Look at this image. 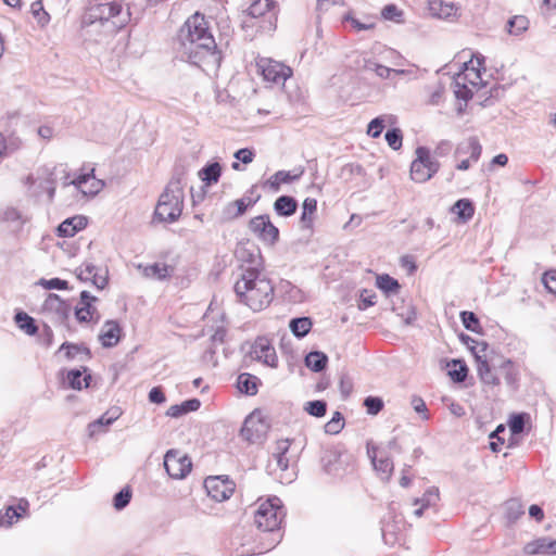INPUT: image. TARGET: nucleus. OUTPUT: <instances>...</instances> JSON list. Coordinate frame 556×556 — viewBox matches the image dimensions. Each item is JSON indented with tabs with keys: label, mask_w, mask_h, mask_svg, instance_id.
Instances as JSON below:
<instances>
[{
	"label": "nucleus",
	"mask_w": 556,
	"mask_h": 556,
	"mask_svg": "<svg viewBox=\"0 0 556 556\" xmlns=\"http://www.w3.org/2000/svg\"><path fill=\"white\" fill-rule=\"evenodd\" d=\"M177 52L182 61L201 66L218 63L217 45L208 30L205 16L194 13L180 27L177 35Z\"/></svg>",
	"instance_id": "1"
},
{
	"label": "nucleus",
	"mask_w": 556,
	"mask_h": 556,
	"mask_svg": "<svg viewBox=\"0 0 556 556\" xmlns=\"http://www.w3.org/2000/svg\"><path fill=\"white\" fill-rule=\"evenodd\" d=\"M240 257L247 261V266H241V277L233 286V290L240 303L249 306L253 312L266 308L274 299V286L261 269V254L257 252L240 251Z\"/></svg>",
	"instance_id": "2"
},
{
	"label": "nucleus",
	"mask_w": 556,
	"mask_h": 556,
	"mask_svg": "<svg viewBox=\"0 0 556 556\" xmlns=\"http://www.w3.org/2000/svg\"><path fill=\"white\" fill-rule=\"evenodd\" d=\"M186 169L184 166L175 167L174 174L159 198L154 210L153 220L160 223H175L184 210V182Z\"/></svg>",
	"instance_id": "3"
},
{
	"label": "nucleus",
	"mask_w": 556,
	"mask_h": 556,
	"mask_svg": "<svg viewBox=\"0 0 556 556\" xmlns=\"http://www.w3.org/2000/svg\"><path fill=\"white\" fill-rule=\"evenodd\" d=\"M283 513L281 501L277 496L261 503L254 514V522L263 532L270 534V547L276 546L281 539L279 532Z\"/></svg>",
	"instance_id": "4"
},
{
	"label": "nucleus",
	"mask_w": 556,
	"mask_h": 556,
	"mask_svg": "<svg viewBox=\"0 0 556 556\" xmlns=\"http://www.w3.org/2000/svg\"><path fill=\"white\" fill-rule=\"evenodd\" d=\"M471 353L475 356L477 371L482 382H489L488 377L492 374H498L502 363L507 361L501 355H490L486 342H482L478 346H471Z\"/></svg>",
	"instance_id": "5"
},
{
	"label": "nucleus",
	"mask_w": 556,
	"mask_h": 556,
	"mask_svg": "<svg viewBox=\"0 0 556 556\" xmlns=\"http://www.w3.org/2000/svg\"><path fill=\"white\" fill-rule=\"evenodd\" d=\"M440 163L432 159L430 150L426 147L416 149V159L410 165V177L416 182H426L438 173Z\"/></svg>",
	"instance_id": "6"
},
{
	"label": "nucleus",
	"mask_w": 556,
	"mask_h": 556,
	"mask_svg": "<svg viewBox=\"0 0 556 556\" xmlns=\"http://www.w3.org/2000/svg\"><path fill=\"white\" fill-rule=\"evenodd\" d=\"M269 424L263 416L261 409H254L249 414L240 429L241 438L249 443H261L266 439Z\"/></svg>",
	"instance_id": "7"
},
{
	"label": "nucleus",
	"mask_w": 556,
	"mask_h": 556,
	"mask_svg": "<svg viewBox=\"0 0 556 556\" xmlns=\"http://www.w3.org/2000/svg\"><path fill=\"white\" fill-rule=\"evenodd\" d=\"M122 12L123 7L119 2L98 3L90 8L89 18L91 23L96 21H100L101 23L112 21L114 27L121 28L126 24L129 17V13L122 16Z\"/></svg>",
	"instance_id": "8"
},
{
	"label": "nucleus",
	"mask_w": 556,
	"mask_h": 556,
	"mask_svg": "<svg viewBox=\"0 0 556 556\" xmlns=\"http://www.w3.org/2000/svg\"><path fill=\"white\" fill-rule=\"evenodd\" d=\"M294 441V439L278 440L276 442L275 452L273 453L277 467L282 472H286L285 476L280 477L281 481H285L286 483H290L295 477V472L293 470L289 472L291 464L295 463L298 459V454L293 453L291 450V445Z\"/></svg>",
	"instance_id": "9"
},
{
	"label": "nucleus",
	"mask_w": 556,
	"mask_h": 556,
	"mask_svg": "<svg viewBox=\"0 0 556 556\" xmlns=\"http://www.w3.org/2000/svg\"><path fill=\"white\" fill-rule=\"evenodd\" d=\"M41 311L50 317L53 324L67 326L72 307L68 302L62 300L58 294L49 293L42 304Z\"/></svg>",
	"instance_id": "10"
},
{
	"label": "nucleus",
	"mask_w": 556,
	"mask_h": 556,
	"mask_svg": "<svg viewBox=\"0 0 556 556\" xmlns=\"http://www.w3.org/2000/svg\"><path fill=\"white\" fill-rule=\"evenodd\" d=\"M164 467L170 478L184 479L190 472L192 463L188 455L169 450L164 456Z\"/></svg>",
	"instance_id": "11"
},
{
	"label": "nucleus",
	"mask_w": 556,
	"mask_h": 556,
	"mask_svg": "<svg viewBox=\"0 0 556 556\" xmlns=\"http://www.w3.org/2000/svg\"><path fill=\"white\" fill-rule=\"evenodd\" d=\"M464 72H459L454 76L453 88L457 99L468 102L472 98L473 93L467 84L469 83L472 86H476L478 80L481 79V76L480 72L473 67L469 70L467 63L464 64Z\"/></svg>",
	"instance_id": "12"
},
{
	"label": "nucleus",
	"mask_w": 556,
	"mask_h": 556,
	"mask_svg": "<svg viewBox=\"0 0 556 556\" xmlns=\"http://www.w3.org/2000/svg\"><path fill=\"white\" fill-rule=\"evenodd\" d=\"M249 229L260 240L267 244L273 245L279 240V230L270 222V218L267 214L258 215L251 218L249 222Z\"/></svg>",
	"instance_id": "13"
},
{
	"label": "nucleus",
	"mask_w": 556,
	"mask_h": 556,
	"mask_svg": "<svg viewBox=\"0 0 556 556\" xmlns=\"http://www.w3.org/2000/svg\"><path fill=\"white\" fill-rule=\"evenodd\" d=\"M204 488L214 501L224 502L233 494L236 485L227 477L215 476L204 480Z\"/></svg>",
	"instance_id": "14"
},
{
	"label": "nucleus",
	"mask_w": 556,
	"mask_h": 556,
	"mask_svg": "<svg viewBox=\"0 0 556 556\" xmlns=\"http://www.w3.org/2000/svg\"><path fill=\"white\" fill-rule=\"evenodd\" d=\"M250 355L253 359L264 365L276 368L278 357L271 341L267 337H257L251 345Z\"/></svg>",
	"instance_id": "15"
},
{
	"label": "nucleus",
	"mask_w": 556,
	"mask_h": 556,
	"mask_svg": "<svg viewBox=\"0 0 556 556\" xmlns=\"http://www.w3.org/2000/svg\"><path fill=\"white\" fill-rule=\"evenodd\" d=\"M256 64L263 78L274 84H283L292 74L289 66L269 59H261Z\"/></svg>",
	"instance_id": "16"
},
{
	"label": "nucleus",
	"mask_w": 556,
	"mask_h": 556,
	"mask_svg": "<svg viewBox=\"0 0 556 556\" xmlns=\"http://www.w3.org/2000/svg\"><path fill=\"white\" fill-rule=\"evenodd\" d=\"M98 298L84 290L80 292L78 305L75 307L74 315L78 323H89L94 320L97 323L100 318L97 307L93 305Z\"/></svg>",
	"instance_id": "17"
},
{
	"label": "nucleus",
	"mask_w": 556,
	"mask_h": 556,
	"mask_svg": "<svg viewBox=\"0 0 556 556\" xmlns=\"http://www.w3.org/2000/svg\"><path fill=\"white\" fill-rule=\"evenodd\" d=\"M367 454L371 460L375 470L379 473L381 480L389 481L393 472L392 459L377 446L367 444Z\"/></svg>",
	"instance_id": "18"
},
{
	"label": "nucleus",
	"mask_w": 556,
	"mask_h": 556,
	"mask_svg": "<svg viewBox=\"0 0 556 556\" xmlns=\"http://www.w3.org/2000/svg\"><path fill=\"white\" fill-rule=\"evenodd\" d=\"M276 2L274 0H255L251 3V5L247 10V15L251 18L258 20L261 17L268 18V27L260 23H253L251 26H255L260 29H274L275 24L273 22L274 14H269L270 11L275 8Z\"/></svg>",
	"instance_id": "19"
},
{
	"label": "nucleus",
	"mask_w": 556,
	"mask_h": 556,
	"mask_svg": "<svg viewBox=\"0 0 556 556\" xmlns=\"http://www.w3.org/2000/svg\"><path fill=\"white\" fill-rule=\"evenodd\" d=\"M122 336V328L116 320H106L99 333V341L103 348L115 346Z\"/></svg>",
	"instance_id": "20"
},
{
	"label": "nucleus",
	"mask_w": 556,
	"mask_h": 556,
	"mask_svg": "<svg viewBox=\"0 0 556 556\" xmlns=\"http://www.w3.org/2000/svg\"><path fill=\"white\" fill-rule=\"evenodd\" d=\"M88 224L87 217L76 215L63 220L56 228L59 237H74L78 231L83 230Z\"/></svg>",
	"instance_id": "21"
},
{
	"label": "nucleus",
	"mask_w": 556,
	"mask_h": 556,
	"mask_svg": "<svg viewBox=\"0 0 556 556\" xmlns=\"http://www.w3.org/2000/svg\"><path fill=\"white\" fill-rule=\"evenodd\" d=\"M76 276L81 281H91L98 289H103L108 278L98 275V268L91 263H85L76 268Z\"/></svg>",
	"instance_id": "22"
},
{
	"label": "nucleus",
	"mask_w": 556,
	"mask_h": 556,
	"mask_svg": "<svg viewBox=\"0 0 556 556\" xmlns=\"http://www.w3.org/2000/svg\"><path fill=\"white\" fill-rule=\"evenodd\" d=\"M482 153V147L477 137H469L466 141L459 143L455 150V156L468 155L472 162H478Z\"/></svg>",
	"instance_id": "23"
},
{
	"label": "nucleus",
	"mask_w": 556,
	"mask_h": 556,
	"mask_svg": "<svg viewBox=\"0 0 556 556\" xmlns=\"http://www.w3.org/2000/svg\"><path fill=\"white\" fill-rule=\"evenodd\" d=\"M442 368L446 370V375L451 378L452 382H465L468 367L463 359L454 358L445 362Z\"/></svg>",
	"instance_id": "24"
},
{
	"label": "nucleus",
	"mask_w": 556,
	"mask_h": 556,
	"mask_svg": "<svg viewBox=\"0 0 556 556\" xmlns=\"http://www.w3.org/2000/svg\"><path fill=\"white\" fill-rule=\"evenodd\" d=\"M255 203L256 200L243 197L236 201L229 202L224 208V214L229 219L237 218L243 215L248 208L253 206Z\"/></svg>",
	"instance_id": "25"
},
{
	"label": "nucleus",
	"mask_w": 556,
	"mask_h": 556,
	"mask_svg": "<svg viewBox=\"0 0 556 556\" xmlns=\"http://www.w3.org/2000/svg\"><path fill=\"white\" fill-rule=\"evenodd\" d=\"M298 208V201L291 195H280L274 202V211L278 216H292Z\"/></svg>",
	"instance_id": "26"
},
{
	"label": "nucleus",
	"mask_w": 556,
	"mask_h": 556,
	"mask_svg": "<svg viewBox=\"0 0 556 556\" xmlns=\"http://www.w3.org/2000/svg\"><path fill=\"white\" fill-rule=\"evenodd\" d=\"M317 211V200L314 198H306L302 204V214L300 223L304 229H313L314 214Z\"/></svg>",
	"instance_id": "27"
},
{
	"label": "nucleus",
	"mask_w": 556,
	"mask_h": 556,
	"mask_svg": "<svg viewBox=\"0 0 556 556\" xmlns=\"http://www.w3.org/2000/svg\"><path fill=\"white\" fill-rule=\"evenodd\" d=\"M220 176L222 165L218 162L207 163L199 170V177L206 186L217 184Z\"/></svg>",
	"instance_id": "28"
},
{
	"label": "nucleus",
	"mask_w": 556,
	"mask_h": 556,
	"mask_svg": "<svg viewBox=\"0 0 556 556\" xmlns=\"http://www.w3.org/2000/svg\"><path fill=\"white\" fill-rule=\"evenodd\" d=\"M200 401L198 399H190L180 404L169 406L166 415L172 418H179L190 412H195L200 408Z\"/></svg>",
	"instance_id": "29"
},
{
	"label": "nucleus",
	"mask_w": 556,
	"mask_h": 556,
	"mask_svg": "<svg viewBox=\"0 0 556 556\" xmlns=\"http://www.w3.org/2000/svg\"><path fill=\"white\" fill-rule=\"evenodd\" d=\"M59 351L64 352L68 359L76 358L77 356H80V359H89L91 357L90 350L84 344L64 342Z\"/></svg>",
	"instance_id": "30"
},
{
	"label": "nucleus",
	"mask_w": 556,
	"mask_h": 556,
	"mask_svg": "<svg viewBox=\"0 0 556 556\" xmlns=\"http://www.w3.org/2000/svg\"><path fill=\"white\" fill-rule=\"evenodd\" d=\"M313 321L311 317H294L289 321V328L292 334L298 338H304L312 329Z\"/></svg>",
	"instance_id": "31"
},
{
	"label": "nucleus",
	"mask_w": 556,
	"mask_h": 556,
	"mask_svg": "<svg viewBox=\"0 0 556 556\" xmlns=\"http://www.w3.org/2000/svg\"><path fill=\"white\" fill-rule=\"evenodd\" d=\"M452 212L456 214L462 222L466 223L472 218L475 206L469 199H459L452 206Z\"/></svg>",
	"instance_id": "32"
},
{
	"label": "nucleus",
	"mask_w": 556,
	"mask_h": 556,
	"mask_svg": "<svg viewBox=\"0 0 556 556\" xmlns=\"http://www.w3.org/2000/svg\"><path fill=\"white\" fill-rule=\"evenodd\" d=\"M14 321L28 336H35L38 332L36 320L23 311H18L14 315Z\"/></svg>",
	"instance_id": "33"
},
{
	"label": "nucleus",
	"mask_w": 556,
	"mask_h": 556,
	"mask_svg": "<svg viewBox=\"0 0 556 556\" xmlns=\"http://www.w3.org/2000/svg\"><path fill=\"white\" fill-rule=\"evenodd\" d=\"M328 363V356L320 351H312L305 356V365L315 372L323 371Z\"/></svg>",
	"instance_id": "34"
},
{
	"label": "nucleus",
	"mask_w": 556,
	"mask_h": 556,
	"mask_svg": "<svg viewBox=\"0 0 556 556\" xmlns=\"http://www.w3.org/2000/svg\"><path fill=\"white\" fill-rule=\"evenodd\" d=\"M501 379H504L506 382L517 381L516 365L510 359H507L506 362L502 363V366L500 367V372L492 376L491 382H500Z\"/></svg>",
	"instance_id": "35"
},
{
	"label": "nucleus",
	"mask_w": 556,
	"mask_h": 556,
	"mask_svg": "<svg viewBox=\"0 0 556 556\" xmlns=\"http://www.w3.org/2000/svg\"><path fill=\"white\" fill-rule=\"evenodd\" d=\"M300 175H292L288 170H278L266 182V185L273 191H279L281 184H289L296 180Z\"/></svg>",
	"instance_id": "36"
},
{
	"label": "nucleus",
	"mask_w": 556,
	"mask_h": 556,
	"mask_svg": "<svg viewBox=\"0 0 556 556\" xmlns=\"http://www.w3.org/2000/svg\"><path fill=\"white\" fill-rule=\"evenodd\" d=\"M376 286L387 295L396 293L401 288L399 281L388 274L378 275L376 278Z\"/></svg>",
	"instance_id": "37"
},
{
	"label": "nucleus",
	"mask_w": 556,
	"mask_h": 556,
	"mask_svg": "<svg viewBox=\"0 0 556 556\" xmlns=\"http://www.w3.org/2000/svg\"><path fill=\"white\" fill-rule=\"evenodd\" d=\"M173 268L166 264L154 263L144 268V276L164 280L170 276Z\"/></svg>",
	"instance_id": "38"
},
{
	"label": "nucleus",
	"mask_w": 556,
	"mask_h": 556,
	"mask_svg": "<svg viewBox=\"0 0 556 556\" xmlns=\"http://www.w3.org/2000/svg\"><path fill=\"white\" fill-rule=\"evenodd\" d=\"M0 220L22 227L25 224L26 218L17 208L8 206L0 212Z\"/></svg>",
	"instance_id": "39"
},
{
	"label": "nucleus",
	"mask_w": 556,
	"mask_h": 556,
	"mask_svg": "<svg viewBox=\"0 0 556 556\" xmlns=\"http://www.w3.org/2000/svg\"><path fill=\"white\" fill-rule=\"evenodd\" d=\"M463 326L471 332L482 333V327L478 316L473 312L463 311L459 314Z\"/></svg>",
	"instance_id": "40"
},
{
	"label": "nucleus",
	"mask_w": 556,
	"mask_h": 556,
	"mask_svg": "<svg viewBox=\"0 0 556 556\" xmlns=\"http://www.w3.org/2000/svg\"><path fill=\"white\" fill-rule=\"evenodd\" d=\"M440 493L435 486L429 488L421 497L414 500V505H422V508L435 506L439 502Z\"/></svg>",
	"instance_id": "41"
},
{
	"label": "nucleus",
	"mask_w": 556,
	"mask_h": 556,
	"mask_svg": "<svg viewBox=\"0 0 556 556\" xmlns=\"http://www.w3.org/2000/svg\"><path fill=\"white\" fill-rule=\"evenodd\" d=\"M112 422L104 416L101 415L98 419L90 422L87 427L89 438L93 439L98 434L105 433Z\"/></svg>",
	"instance_id": "42"
},
{
	"label": "nucleus",
	"mask_w": 556,
	"mask_h": 556,
	"mask_svg": "<svg viewBox=\"0 0 556 556\" xmlns=\"http://www.w3.org/2000/svg\"><path fill=\"white\" fill-rule=\"evenodd\" d=\"M529 419L527 413H518L510 415L507 425L511 434H520L525 430L526 421Z\"/></svg>",
	"instance_id": "43"
},
{
	"label": "nucleus",
	"mask_w": 556,
	"mask_h": 556,
	"mask_svg": "<svg viewBox=\"0 0 556 556\" xmlns=\"http://www.w3.org/2000/svg\"><path fill=\"white\" fill-rule=\"evenodd\" d=\"M548 543H549V539H547V538H540L538 540H534L525 546V553H527L529 555H535V554L549 555Z\"/></svg>",
	"instance_id": "44"
},
{
	"label": "nucleus",
	"mask_w": 556,
	"mask_h": 556,
	"mask_svg": "<svg viewBox=\"0 0 556 556\" xmlns=\"http://www.w3.org/2000/svg\"><path fill=\"white\" fill-rule=\"evenodd\" d=\"M22 518V514L13 505L8 506L4 510H0V527L9 528Z\"/></svg>",
	"instance_id": "45"
},
{
	"label": "nucleus",
	"mask_w": 556,
	"mask_h": 556,
	"mask_svg": "<svg viewBox=\"0 0 556 556\" xmlns=\"http://www.w3.org/2000/svg\"><path fill=\"white\" fill-rule=\"evenodd\" d=\"M430 9L434 15L441 18H447L456 12V8L453 3H443V1L431 2Z\"/></svg>",
	"instance_id": "46"
},
{
	"label": "nucleus",
	"mask_w": 556,
	"mask_h": 556,
	"mask_svg": "<svg viewBox=\"0 0 556 556\" xmlns=\"http://www.w3.org/2000/svg\"><path fill=\"white\" fill-rule=\"evenodd\" d=\"M525 513L522 504L518 500H509L505 505L506 518L510 522H515Z\"/></svg>",
	"instance_id": "47"
},
{
	"label": "nucleus",
	"mask_w": 556,
	"mask_h": 556,
	"mask_svg": "<svg viewBox=\"0 0 556 556\" xmlns=\"http://www.w3.org/2000/svg\"><path fill=\"white\" fill-rule=\"evenodd\" d=\"M528 25V18L522 15L514 16L507 22L508 31L513 35H520L522 31L527 30Z\"/></svg>",
	"instance_id": "48"
},
{
	"label": "nucleus",
	"mask_w": 556,
	"mask_h": 556,
	"mask_svg": "<svg viewBox=\"0 0 556 556\" xmlns=\"http://www.w3.org/2000/svg\"><path fill=\"white\" fill-rule=\"evenodd\" d=\"M304 410L314 417H324L327 412V403L321 400L309 401L304 405Z\"/></svg>",
	"instance_id": "49"
},
{
	"label": "nucleus",
	"mask_w": 556,
	"mask_h": 556,
	"mask_svg": "<svg viewBox=\"0 0 556 556\" xmlns=\"http://www.w3.org/2000/svg\"><path fill=\"white\" fill-rule=\"evenodd\" d=\"M344 427V418L340 412H336L332 418L325 425V432L338 434Z\"/></svg>",
	"instance_id": "50"
},
{
	"label": "nucleus",
	"mask_w": 556,
	"mask_h": 556,
	"mask_svg": "<svg viewBox=\"0 0 556 556\" xmlns=\"http://www.w3.org/2000/svg\"><path fill=\"white\" fill-rule=\"evenodd\" d=\"M384 139L392 150H399L402 147L403 135L400 128H391L387 130Z\"/></svg>",
	"instance_id": "51"
},
{
	"label": "nucleus",
	"mask_w": 556,
	"mask_h": 556,
	"mask_svg": "<svg viewBox=\"0 0 556 556\" xmlns=\"http://www.w3.org/2000/svg\"><path fill=\"white\" fill-rule=\"evenodd\" d=\"M343 463H345L349 467H351V470H353V468H354L353 459L351 456H348V455H345L344 457L341 455L338 456L336 458V465L332 466L330 463H328L325 465V469L328 473H331L334 476H341L339 466Z\"/></svg>",
	"instance_id": "52"
},
{
	"label": "nucleus",
	"mask_w": 556,
	"mask_h": 556,
	"mask_svg": "<svg viewBox=\"0 0 556 556\" xmlns=\"http://www.w3.org/2000/svg\"><path fill=\"white\" fill-rule=\"evenodd\" d=\"M364 406L366 407L367 414L375 416L382 410L383 401L378 396H367L364 400Z\"/></svg>",
	"instance_id": "53"
},
{
	"label": "nucleus",
	"mask_w": 556,
	"mask_h": 556,
	"mask_svg": "<svg viewBox=\"0 0 556 556\" xmlns=\"http://www.w3.org/2000/svg\"><path fill=\"white\" fill-rule=\"evenodd\" d=\"M131 498V492L128 488L122 489L118 493L115 494L113 498V505L115 509L121 510L125 508Z\"/></svg>",
	"instance_id": "54"
},
{
	"label": "nucleus",
	"mask_w": 556,
	"mask_h": 556,
	"mask_svg": "<svg viewBox=\"0 0 556 556\" xmlns=\"http://www.w3.org/2000/svg\"><path fill=\"white\" fill-rule=\"evenodd\" d=\"M38 283L47 290H66V289H68V282L61 278H51V279L41 278Z\"/></svg>",
	"instance_id": "55"
},
{
	"label": "nucleus",
	"mask_w": 556,
	"mask_h": 556,
	"mask_svg": "<svg viewBox=\"0 0 556 556\" xmlns=\"http://www.w3.org/2000/svg\"><path fill=\"white\" fill-rule=\"evenodd\" d=\"M365 68L374 71L377 76H379L380 78H383V79L390 78L392 75V71H393V68L378 64L372 61H366Z\"/></svg>",
	"instance_id": "56"
},
{
	"label": "nucleus",
	"mask_w": 556,
	"mask_h": 556,
	"mask_svg": "<svg viewBox=\"0 0 556 556\" xmlns=\"http://www.w3.org/2000/svg\"><path fill=\"white\" fill-rule=\"evenodd\" d=\"M376 304V293L371 290L364 289L359 295L358 308L365 311Z\"/></svg>",
	"instance_id": "57"
},
{
	"label": "nucleus",
	"mask_w": 556,
	"mask_h": 556,
	"mask_svg": "<svg viewBox=\"0 0 556 556\" xmlns=\"http://www.w3.org/2000/svg\"><path fill=\"white\" fill-rule=\"evenodd\" d=\"M384 128V119L382 116L371 119L367 127V134L372 138H379Z\"/></svg>",
	"instance_id": "58"
},
{
	"label": "nucleus",
	"mask_w": 556,
	"mask_h": 556,
	"mask_svg": "<svg viewBox=\"0 0 556 556\" xmlns=\"http://www.w3.org/2000/svg\"><path fill=\"white\" fill-rule=\"evenodd\" d=\"M30 10L39 23L45 24L49 21V14L45 11L41 0L34 1L30 5Z\"/></svg>",
	"instance_id": "59"
},
{
	"label": "nucleus",
	"mask_w": 556,
	"mask_h": 556,
	"mask_svg": "<svg viewBox=\"0 0 556 556\" xmlns=\"http://www.w3.org/2000/svg\"><path fill=\"white\" fill-rule=\"evenodd\" d=\"M412 407L420 416L422 420L429 419L428 408L425 401L419 396H413L410 401Z\"/></svg>",
	"instance_id": "60"
},
{
	"label": "nucleus",
	"mask_w": 556,
	"mask_h": 556,
	"mask_svg": "<svg viewBox=\"0 0 556 556\" xmlns=\"http://www.w3.org/2000/svg\"><path fill=\"white\" fill-rule=\"evenodd\" d=\"M22 146V140L14 135H10L4 137V155H9L20 149Z\"/></svg>",
	"instance_id": "61"
},
{
	"label": "nucleus",
	"mask_w": 556,
	"mask_h": 556,
	"mask_svg": "<svg viewBox=\"0 0 556 556\" xmlns=\"http://www.w3.org/2000/svg\"><path fill=\"white\" fill-rule=\"evenodd\" d=\"M542 282L546 290L556 295V270H548L543 275Z\"/></svg>",
	"instance_id": "62"
},
{
	"label": "nucleus",
	"mask_w": 556,
	"mask_h": 556,
	"mask_svg": "<svg viewBox=\"0 0 556 556\" xmlns=\"http://www.w3.org/2000/svg\"><path fill=\"white\" fill-rule=\"evenodd\" d=\"M381 15L388 21H399L402 16V11L395 4H388L382 9Z\"/></svg>",
	"instance_id": "63"
},
{
	"label": "nucleus",
	"mask_w": 556,
	"mask_h": 556,
	"mask_svg": "<svg viewBox=\"0 0 556 556\" xmlns=\"http://www.w3.org/2000/svg\"><path fill=\"white\" fill-rule=\"evenodd\" d=\"M227 330L224 327H217L215 332L211 337L212 346L218 349L224 344Z\"/></svg>",
	"instance_id": "64"
}]
</instances>
